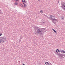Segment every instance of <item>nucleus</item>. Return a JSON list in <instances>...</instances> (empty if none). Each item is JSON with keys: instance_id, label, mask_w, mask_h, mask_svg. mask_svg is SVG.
I'll return each mask as SVG.
<instances>
[{"instance_id": "393cba45", "label": "nucleus", "mask_w": 65, "mask_h": 65, "mask_svg": "<svg viewBox=\"0 0 65 65\" xmlns=\"http://www.w3.org/2000/svg\"><path fill=\"white\" fill-rule=\"evenodd\" d=\"M38 1H40V0H38Z\"/></svg>"}, {"instance_id": "0eeeda50", "label": "nucleus", "mask_w": 65, "mask_h": 65, "mask_svg": "<svg viewBox=\"0 0 65 65\" xmlns=\"http://www.w3.org/2000/svg\"><path fill=\"white\" fill-rule=\"evenodd\" d=\"M60 57H61L62 58H64V57H63V56H64L62 54H60Z\"/></svg>"}, {"instance_id": "b1692460", "label": "nucleus", "mask_w": 65, "mask_h": 65, "mask_svg": "<svg viewBox=\"0 0 65 65\" xmlns=\"http://www.w3.org/2000/svg\"><path fill=\"white\" fill-rule=\"evenodd\" d=\"M58 3H59V1H58Z\"/></svg>"}, {"instance_id": "a211bd4d", "label": "nucleus", "mask_w": 65, "mask_h": 65, "mask_svg": "<svg viewBox=\"0 0 65 65\" xmlns=\"http://www.w3.org/2000/svg\"><path fill=\"white\" fill-rule=\"evenodd\" d=\"M44 32H46V31L44 29Z\"/></svg>"}, {"instance_id": "f3484780", "label": "nucleus", "mask_w": 65, "mask_h": 65, "mask_svg": "<svg viewBox=\"0 0 65 65\" xmlns=\"http://www.w3.org/2000/svg\"><path fill=\"white\" fill-rule=\"evenodd\" d=\"M3 13L1 12V10H0V14H2Z\"/></svg>"}, {"instance_id": "9d476101", "label": "nucleus", "mask_w": 65, "mask_h": 65, "mask_svg": "<svg viewBox=\"0 0 65 65\" xmlns=\"http://www.w3.org/2000/svg\"><path fill=\"white\" fill-rule=\"evenodd\" d=\"M20 5L22 7H24L23 5V4H20Z\"/></svg>"}, {"instance_id": "7ed1b4c3", "label": "nucleus", "mask_w": 65, "mask_h": 65, "mask_svg": "<svg viewBox=\"0 0 65 65\" xmlns=\"http://www.w3.org/2000/svg\"><path fill=\"white\" fill-rule=\"evenodd\" d=\"M61 7L63 9H65V3L62 4L61 5Z\"/></svg>"}, {"instance_id": "a878e982", "label": "nucleus", "mask_w": 65, "mask_h": 65, "mask_svg": "<svg viewBox=\"0 0 65 65\" xmlns=\"http://www.w3.org/2000/svg\"><path fill=\"white\" fill-rule=\"evenodd\" d=\"M43 23H44V22H43Z\"/></svg>"}, {"instance_id": "4468645a", "label": "nucleus", "mask_w": 65, "mask_h": 65, "mask_svg": "<svg viewBox=\"0 0 65 65\" xmlns=\"http://www.w3.org/2000/svg\"><path fill=\"white\" fill-rule=\"evenodd\" d=\"M14 4L15 5H18V3L15 2L14 3Z\"/></svg>"}, {"instance_id": "6e6552de", "label": "nucleus", "mask_w": 65, "mask_h": 65, "mask_svg": "<svg viewBox=\"0 0 65 65\" xmlns=\"http://www.w3.org/2000/svg\"><path fill=\"white\" fill-rule=\"evenodd\" d=\"M56 52L57 53H59V52H60V51H59V49H57L56 50Z\"/></svg>"}, {"instance_id": "1a4fd4ad", "label": "nucleus", "mask_w": 65, "mask_h": 65, "mask_svg": "<svg viewBox=\"0 0 65 65\" xmlns=\"http://www.w3.org/2000/svg\"><path fill=\"white\" fill-rule=\"evenodd\" d=\"M46 65H49V63L47 62H45Z\"/></svg>"}, {"instance_id": "6ab92c4d", "label": "nucleus", "mask_w": 65, "mask_h": 65, "mask_svg": "<svg viewBox=\"0 0 65 65\" xmlns=\"http://www.w3.org/2000/svg\"><path fill=\"white\" fill-rule=\"evenodd\" d=\"M2 35V33H0V36Z\"/></svg>"}, {"instance_id": "9b49d317", "label": "nucleus", "mask_w": 65, "mask_h": 65, "mask_svg": "<svg viewBox=\"0 0 65 65\" xmlns=\"http://www.w3.org/2000/svg\"><path fill=\"white\" fill-rule=\"evenodd\" d=\"M52 30H53V31H54V32H55V33H56V31H55V30H54V29H52Z\"/></svg>"}, {"instance_id": "412c9836", "label": "nucleus", "mask_w": 65, "mask_h": 65, "mask_svg": "<svg viewBox=\"0 0 65 65\" xmlns=\"http://www.w3.org/2000/svg\"><path fill=\"white\" fill-rule=\"evenodd\" d=\"M21 39H20H20H19V41H21Z\"/></svg>"}, {"instance_id": "f257e3e1", "label": "nucleus", "mask_w": 65, "mask_h": 65, "mask_svg": "<svg viewBox=\"0 0 65 65\" xmlns=\"http://www.w3.org/2000/svg\"><path fill=\"white\" fill-rule=\"evenodd\" d=\"M35 34H41V33L43 32V31L41 28H38L37 27H35L34 28Z\"/></svg>"}, {"instance_id": "5701e85b", "label": "nucleus", "mask_w": 65, "mask_h": 65, "mask_svg": "<svg viewBox=\"0 0 65 65\" xmlns=\"http://www.w3.org/2000/svg\"><path fill=\"white\" fill-rule=\"evenodd\" d=\"M50 17H52V15H50Z\"/></svg>"}, {"instance_id": "20e7f679", "label": "nucleus", "mask_w": 65, "mask_h": 65, "mask_svg": "<svg viewBox=\"0 0 65 65\" xmlns=\"http://www.w3.org/2000/svg\"><path fill=\"white\" fill-rule=\"evenodd\" d=\"M57 19H56L55 18H54L52 20V21L53 23H54V24H55V23L56 22V21H57Z\"/></svg>"}, {"instance_id": "f8f14e48", "label": "nucleus", "mask_w": 65, "mask_h": 65, "mask_svg": "<svg viewBox=\"0 0 65 65\" xmlns=\"http://www.w3.org/2000/svg\"><path fill=\"white\" fill-rule=\"evenodd\" d=\"M27 6V4H25L24 5V7H26Z\"/></svg>"}, {"instance_id": "39448f33", "label": "nucleus", "mask_w": 65, "mask_h": 65, "mask_svg": "<svg viewBox=\"0 0 65 65\" xmlns=\"http://www.w3.org/2000/svg\"><path fill=\"white\" fill-rule=\"evenodd\" d=\"M61 18L62 21H64V17L63 16H61Z\"/></svg>"}, {"instance_id": "ddd939ff", "label": "nucleus", "mask_w": 65, "mask_h": 65, "mask_svg": "<svg viewBox=\"0 0 65 65\" xmlns=\"http://www.w3.org/2000/svg\"><path fill=\"white\" fill-rule=\"evenodd\" d=\"M22 0V2H24L25 3H26V1H25V0Z\"/></svg>"}, {"instance_id": "bb28decb", "label": "nucleus", "mask_w": 65, "mask_h": 65, "mask_svg": "<svg viewBox=\"0 0 65 65\" xmlns=\"http://www.w3.org/2000/svg\"><path fill=\"white\" fill-rule=\"evenodd\" d=\"M24 1V0H23Z\"/></svg>"}, {"instance_id": "aec40b11", "label": "nucleus", "mask_w": 65, "mask_h": 65, "mask_svg": "<svg viewBox=\"0 0 65 65\" xmlns=\"http://www.w3.org/2000/svg\"><path fill=\"white\" fill-rule=\"evenodd\" d=\"M15 1H18V0H15Z\"/></svg>"}, {"instance_id": "dca6fc26", "label": "nucleus", "mask_w": 65, "mask_h": 65, "mask_svg": "<svg viewBox=\"0 0 65 65\" xmlns=\"http://www.w3.org/2000/svg\"><path fill=\"white\" fill-rule=\"evenodd\" d=\"M20 39H22V38H23V36H21H21L20 37Z\"/></svg>"}, {"instance_id": "423d86ee", "label": "nucleus", "mask_w": 65, "mask_h": 65, "mask_svg": "<svg viewBox=\"0 0 65 65\" xmlns=\"http://www.w3.org/2000/svg\"><path fill=\"white\" fill-rule=\"evenodd\" d=\"M60 52L61 53H62V54H65V52L64 50H61Z\"/></svg>"}, {"instance_id": "2eb2a0df", "label": "nucleus", "mask_w": 65, "mask_h": 65, "mask_svg": "<svg viewBox=\"0 0 65 65\" xmlns=\"http://www.w3.org/2000/svg\"><path fill=\"white\" fill-rule=\"evenodd\" d=\"M40 12H41V13H43V12L42 11V10H41L40 11Z\"/></svg>"}, {"instance_id": "f03ea898", "label": "nucleus", "mask_w": 65, "mask_h": 65, "mask_svg": "<svg viewBox=\"0 0 65 65\" xmlns=\"http://www.w3.org/2000/svg\"><path fill=\"white\" fill-rule=\"evenodd\" d=\"M6 41V39L4 37L0 38V43H3L4 42H5Z\"/></svg>"}, {"instance_id": "4be33fe9", "label": "nucleus", "mask_w": 65, "mask_h": 65, "mask_svg": "<svg viewBox=\"0 0 65 65\" xmlns=\"http://www.w3.org/2000/svg\"><path fill=\"white\" fill-rule=\"evenodd\" d=\"M23 4H25V2H23Z\"/></svg>"}]
</instances>
